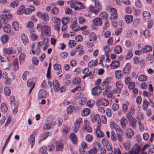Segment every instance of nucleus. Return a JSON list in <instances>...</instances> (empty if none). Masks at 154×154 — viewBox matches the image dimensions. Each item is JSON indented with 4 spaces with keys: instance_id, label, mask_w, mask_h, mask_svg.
Returning a JSON list of instances; mask_svg holds the SVG:
<instances>
[{
    "instance_id": "obj_1",
    "label": "nucleus",
    "mask_w": 154,
    "mask_h": 154,
    "mask_svg": "<svg viewBox=\"0 0 154 154\" xmlns=\"http://www.w3.org/2000/svg\"><path fill=\"white\" fill-rule=\"evenodd\" d=\"M0 17V22L3 23H6L9 20L11 19L12 18V15L8 11H4L3 14Z\"/></svg>"
},
{
    "instance_id": "obj_2",
    "label": "nucleus",
    "mask_w": 154,
    "mask_h": 154,
    "mask_svg": "<svg viewBox=\"0 0 154 154\" xmlns=\"http://www.w3.org/2000/svg\"><path fill=\"white\" fill-rule=\"evenodd\" d=\"M52 20L54 23V29L57 31H59L60 23V19L57 17H54L52 18Z\"/></svg>"
},
{
    "instance_id": "obj_3",
    "label": "nucleus",
    "mask_w": 154,
    "mask_h": 154,
    "mask_svg": "<svg viewBox=\"0 0 154 154\" xmlns=\"http://www.w3.org/2000/svg\"><path fill=\"white\" fill-rule=\"evenodd\" d=\"M42 34H45L47 36H50L51 35V28L47 25H44L42 26L41 30Z\"/></svg>"
},
{
    "instance_id": "obj_4",
    "label": "nucleus",
    "mask_w": 154,
    "mask_h": 154,
    "mask_svg": "<svg viewBox=\"0 0 154 154\" xmlns=\"http://www.w3.org/2000/svg\"><path fill=\"white\" fill-rule=\"evenodd\" d=\"M37 131H33L32 133L30 135L28 141L29 143L31 145V148H32L35 144V136L37 134Z\"/></svg>"
},
{
    "instance_id": "obj_5",
    "label": "nucleus",
    "mask_w": 154,
    "mask_h": 154,
    "mask_svg": "<svg viewBox=\"0 0 154 154\" xmlns=\"http://www.w3.org/2000/svg\"><path fill=\"white\" fill-rule=\"evenodd\" d=\"M100 86H97L93 88L92 90L91 94L94 96H98L101 92L103 90Z\"/></svg>"
},
{
    "instance_id": "obj_6",
    "label": "nucleus",
    "mask_w": 154,
    "mask_h": 154,
    "mask_svg": "<svg viewBox=\"0 0 154 154\" xmlns=\"http://www.w3.org/2000/svg\"><path fill=\"white\" fill-rule=\"evenodd\" d=\"M51 135V133L50 132L48 131L43 132L39 136V139L38 140V142L40 143L41 142L44 140L48 137L50 136Z\"/></svg>"
},
{
    "instance_id": "obj_7",
    "label": "nucleus",
    "mask_w": 154,
    "mask_h": 154,
    "mask_svg": "<svg viewBox=\"0 0 154 154\" xmlns=\"http://www.w3.org/2000/svg\"><path fill=\"white\" fill-rule=\"evenodd\" d=\"M56 124V122L54 121H52L49 122L48 121V122H46L45 124L43 126V129L44 130H48L51 128L53 126Z\"/></svg>"
},
{
    "instance_id": "obj_8",
    "label": "nucleus",
    "mask_w": 154,
    "mask_h": 154,
    "mask_svg": "<svg viewBox=\"0 0 154 154\" xmlns=\"http://www.w3.org/2000/svg\"><path fill=\"white\" fill-rule=\"evenodd\" d=\"M110 126L111 128L114 129L116 131H118L119 132L122 133L123 131L119 127V126L113 121H111L110 123Z\"/></svg>"
},
{
    "instance_id": "obj_9",
    "label": "nucleus",
    "mask_w": 154,
    "mask_h": 154,
    "mask_svg": "<svg viewBox=\"0 0 154 154\" xmlns=\"http://www.w3.org/2000/svg\"><path fill=\"white\" fill-rule=\"evenodd\" d=\"M111 80V78L110 77H108L105 79L103 82L101 86H100L101 88L103 90L105 88H106L109 85Z\"/></svg>"
},
{
    "instance_id": "obj_10",
    "label": "nucleus",
    "mask_w": 154,
    "mask_h": 154,
    "mask_svg": "<svg viewBox=\"0 0 154 154\" xmlns=\"http://www.w3.org/2000/svg\"><path fill=\"white\" fill-rule=\"evenodd\" d=\"M97 105H103L104 106H107L109 104L108 100L106 99H100L97 101Z\"/></svg>"
},
{
    "instance_id": "obj_11",
    "label": "nucleus",
    "mask_w": 154,
    "mask_h": 154,
    "mask_svg": "<svg viewBox=\"0 0 154 154\" xmlns=\"http://www.w3.org/2000/svg\"><path fill=\"white\" fill-rule=\"evenodd\" d=\"M134 132L131 128L127 129L126 130V136L127 138L130 139L134 135Z\"/></svg>"
},
{
    "instance_id": "obj_12",
    "label": "nucleus",
    "mask_w": 154,
    "mask_h": 154,
    "mask_svg": "<svg viewBox=\"0 0 154 154\" xmlns=\"http://www.w3.org/2000/svg\"><path fill=\"white\" fill-rule=\"evenodd\" d=\"M53 85L55 92H58L60 90V85L58 81L54 80L53 81Z\"/></svg>"
},
{
    "instance_id": "obj_13",
    "label": "nucleus",
    "mask_w": 154,
    "mask_h": 154,
    "mask_svg": "<svg viewBox=\"0 0 154 154\" xmlns=\"http://www.w3.org/2000/svg\"><path fill=\"white\" fill-rule=\"evenodd\" d=\"M120 123L122 128L125 129L126 128V124L128 123L127 120L125 117H122L120 120Z\"/></svg>"
},
{
    "instance_id": "obj_14",
    "label": "nucleus",
    "mask_w": 154,
    "mask_h": 154,
    "mask_svg": "<svg viewBox=\"0 0 154 154\" xmlns=\"http://www.w3.org/2000/svg\"><path fill=\"white\" fill-rule=\"evenodd\" d=\"M47 96V92L44 90H41L38 92V97L39 99L45 98Z\"/></svg>"
},
{
    "instance_id": "obj_15",
    "label": "nucleus",
    "mask_w": 154,
    "mask_h": 154,
    "mask_svg": "<svg viewBox=\"0 0 154 154\" xmlns=\"http://www.w3.org/2000/svg\"><path fill=\"white\" fill-rule=\"evenodd\" d=\"M63 148L64 145L63 143L60 142H57V143L56 147V151H61L63 150Z\"/></svg>"
},
{
    "instance_id": "obj_16",
    "label": "nucleus",
    "mask_w": 154,
    "mask_h": 154,
    "mask_svg": "<svg viewBox=\"0 0 154 154\" xmlns=\"http://www.w3.org/2000/svg\"><path fill=\"white\" fill-rule=\"evenodd\" d=\"M131 69V65L129 63L127 64L125 67L124 68L123 70L124 74H128L130 72Z\"/></svg>"
},
{
    "instance_id": "obj_17",
    "label": "nucleus",
    "mask_w": 154,
    "mask_h": 154,
    "mask_svg": "<svg viewBox=\"0 0 154 154\" xmlns=\"http://www.w3.org/2000/svg\"><path fill=\"white\" fill-rule=\"evenodd\" d=\"M82 72L83 74L85 75L89 74V78L90 79H92L94 77V75L91 74V72L89 71V69L88 68L86 67L84 69L82 70Z\"/></svg>"
},
{
    "instance_id": "obj_18",
    "label": "nucleus",
    "mask_w": 154,
    "mask_h": 154,
    "mask_svg": "<svg viewBox=\"0 0 154 154\" xmlns=\"http://www.w3.org/2000/svg\"><path fill=\"white\" fill-rule=\"evenodd\" d=\"M93 21L94 24L97 26H101L102 24V21L101 19L98 17L94 19Z\"/></svg>"
},
{
    "instance_id": "obj_19",
    "label": "nucleus",
    "mask_w": 154,
    "mask_h": 154,
    "mask_svg": "<svg viewBox=\"0 0 154 154\" xmlns=\"http://www.w3.org/2000/svg\"><path fill=\"white\" fill-rule=\"evenodd\" d=\"M49 42V39L47 38H43L42 41L41 42H39L38 43V47H42V46L43 45H45L48 43Z\"/></svg>"
},
{
    "instance_id": "obj_20",
    "label": "nucleus",
    "mask_w": 154,
    "mask_h": 154,
    "mask_svg": "<svg viewBox=\"0 0 154 154\" xmlns=\"http://www.w3.org/2000/svg\"><path fill=\"white\" fill-rule=\"evenodd\" d=\"M18 63V59L17 58L14 59L13 60V66L12 67V68L14 70L16 71L19 69Z\"/></svg>"
},
{
    "instance_id": "obj_21",
    "label": "nucleus",
    "mask_w": 154,
    "mask_h": 154,
    "mask_svg": "<svg viewBox=\"0 0 154 154\" xmlns=\"http://www.w3.org/2000/svg\"><path fill=\"white\" fill-rule=\"evenodd\" d=\"M130 121V126L133 129H136L137 126L136 122L137 120L135 118H133Z\"/></svg>"
},
{
    "instance_id": "obj_22",
    "label": "nucleus",
    "mask_w": 154,
    "mask_h": 154,
    "mask_svg": "<svg viewBox=\"0 0 154 154\" xmlns=\"http://www.w3.org/2000/svg\"><path fill=\"white\" fill-rule=\"evenodd\" d=\"M116 78L117 79H120L123 76V73L121 70H116L115 72Z\"/></svg>"
},
{
    "instance_id": "obj_23",
    "label": "nucleus",
    "mask_w": 154,
    "mask_h": 154,
    "mask_svg": "<svg viewBox=\"0 0 154 154\" xmlns=\"http://www.w3.org/2000/svg\"><path fill=\"white\" fill-rule=\"evenodd\" d=\"M95 8L94 5H91L89 7V8L91 11L92 12L95 14H97L99 11L100 9H95Z\"/></svg>"
},
{
    "instance_id": "obj_24",
    "label": "nucleus",
    "mask_w": 154,
    "mask_h": 154,
    "mask_svg": "<svg viewBox=\"0 0 154 154\" xmlns=\"http://www.w3.org/2000/svg\"><path fill=\"white\" fill-rule=\"evenodd\" d=\"M3 51L5 54H10L13 53L14 49L11 47L9 48H3Z\"/></svg>"
},
{
    "instance_id": "obj_25",
    "label": "nucleus",
    "mask_w": 154,
    "mask_h": 154,
    "mask_svg": "<svg viewBox=\"0 0 154 154\" xmlns=\"http://www.w3.org/2000/svg\"><path fill=\"white\" fill-rule=\"evenodd\" d=\"M98 63V60L96 59L95 60H92L90 61L88 63V67L92 68L94 66L97 65Z\"/></svg>"
},
{
    "instance_id": "obj_26",
    "label": "nucleus",
    "mask_w": 154,
    "mask_h": 154,
    "mask_svg": "<svg viewBox=\"0 0 154 154\" xmlns=\"http://www.w3.org/2000/svg\"><path fill=\"white\" fill-rule=\"evenodd\" d=\"M3 30L6 33H9L11 31V26L9 24H6L3 28Z\"/></svg>"
},
{
    "instance_id": "obj_27",
    "label": "nucleus",
    "mask_w": 154,
    "mask_h": 154,
    "mask_svg": "<svg viewBox=\"0 0 154 154\" xmlns=\"http://www.w3.org/2000/svg\"><path fill=\"white\" fill-rule=\"evenodd\" d=\"M125 20L127 23H129L132 22L133 20V17L132 15H127L125 16Z\"/></svg>"
},
{
    "instance_id": "obj_28",
    "label": "nucleus",
    "mask_w": 154,
    "mask_h": 154,
    "mask_svg": "<svg viewBox=\"0 0 154 154\" xmlns=\"http://www.w3.org/2000/svg\"><path fill=\"white\" fill-rule=\"evenodd\" d=\"M110 65L112 68H116L119 66V62L118 61H114L111 63Z\"/></svg>"
},
{
    "instance_id": "obj_29",
    "label": "nucleus",
    "mask_w": 154,
    "mask_h": 154,
    "mask_svg": "<svg viewBox=\"0 0 154 154\" xmlns=\"http://www.w3.org/2000/svg\"><path fill=\"white\" fill-rule=\"evenodd\" d=\"M8 107L4 103H2L1 104V109L2 112L5 113L8 110Z\"/></svg>"
},
{
    "instance_id": "obj_30",
    "label": "nucleus",
    "mask_w": 154,
    "mask_h": 154,
    "mask_svg": "<svg viewBox=\"0 0 154 154\" xmlns=\"http://www.w3.org/2000/svg\"><path fill=\"white\" fill-rule=\"evenodd\" d=\"M91 113V111L89 109L85 108L82 111L81 115L82 116H88Z\"/></svg>"
},
{
    "instance_id": "obj_31",
    "label": "nucleus",
    "mask_w": 154,
    "mask_h": 154,
    "mask_svg": "<svg viewBox=\"0 0 154 154\" xmlns=\"http://www.w3.org/2000/svg\"><path fill=\"white\" fill-rule=\"evenodd\" d=\"M116 86L117 87L118 92L120 93L121 91V89L122 87L121 82L120 81H117L116 82Z\"/></svg>"
},
{
    "instance_id": "obj_32",
    "label": "nucleus",
    "mask_w": 154,
    "mask_h": 154,
    "mask_svg": "<svg viewBox=\"0 0 154 154\" xmlns=\"http://www.w3.org/2000/svg\"><path fill=\"white\" fill-rule=\"evenodd\" d=\"M114 51L115 53L119 54L122 51V48L120 45H118L115 47Z\"/></svg>"
},
{
    "instance_id": "obj_33",
    "label": "nucleus",
    "mask_w": 154,
    "mask_h": 154,
    "mask_svg": "<svg viewBox=\"0 0 154 154\" xmlns=\"http://www.w3.org/2000/svg\"><path fill=\"white\" fill-rule=\"evenodd\" d=\"M9 37L7 35H4L1 37V40L3 43H5L8 42Z\"/></svg>"
},
{
    "instance_id": "obj_34",
    "label": "nucleus",
    "mask_w": 154,
    "mask_h": 154,
    "mask_svg": "<svg viewBox=\"0 0 154 154\" xmlns=\"http://www.w3.org/2000/svg\"><path fill=\"white\" fill-rule=\"evenodd\" d=\"M12 27L15 31H18L20 28L18 22L17 21L14 22L12 23Z\"/></svg>"
},
{
    "instance_id": "obj_35",
    "label": "nucleus",
    "mask_w": 154,
    "mask_h": 154,
    "mask_svg": "<svg viewBox=\"0 0 154 154\" xmlns=\"http://www.w3.org/2000/svg\"><path fill=\"white\" fill-rule=\"evenodd\" d=\"M21 38L23 43L25 45L28 42V39L27 36L24 33H22L21 35Z\"/></svg>"
},
{
    "instance_id": "obj_36",
    "label": "nucleus",
    "mask_w": 154,
    "mask_h": 154,
    "mask_svg": "<svg viewBox=\"0 0 154 154\" xmlns=\"http://www.w3.org/2000/svg\"><path fill=\"white\" fill-rule=\"evenodd\" d=\"M149 104V103L148 101L144 100L142 105V108L144 110H146Z\"/></svg>"
},
{
    "instance_id": "obj_37",
    "label": "nucleus",
    "mask_w": 154,
    "mask_h": 154,
    "mask_svg": "<svg viewBox=\"0 0 154 154\" xmlns=\"http://www.w3.org/2000/svg\"><path fill=\"white\" fill-rule=\"evenodd\" d=\"M70 138L72 142L75 144L77 141V139L75 134L73 133H71L70 135Z\"/></svg>"
},
{
    "instance_id": "obj_38",
    "label": "nucleus",
    "mask_w": 154,
    "mask_h": 154,
    "mask_svg": "<svg viewBox=\"0 0 154 154\" xmlns=\"http://www.w3.org/2000/svg\"><path fill=\"white\" fill-rule=\"evenodd\" d=\"M143 18L145 20L149 19L151 17V14L150 13L147 11H144L143 14Z\"/></svg>"
},
{
    "instance_id": "obj_39",
    "label": "nucleus",
    "mask_w": 154,
    "mask_h": 154,
    "mask_svg": "<svg viewBox=\"0 0 154 154\" xmlns=\"http://www.w3.org/2000/svg\"><path fill=\"white\" fill-rule=\"evenodd\" d=\"M97 150V149L95 147H93L88 151V154H96Z\"/></svg>"
},
{
    "instance_id": "obj_40",
    "label": "nucleus",
    "mask_w": 154,
    "mask_h": 154,
    "mask_svg": "<svg viewBox=\"0 0 154 154\" xmlns=\"http://www.w3.org/2000/svg\"><path fill=\"white\" fill-rule=\"evenodd\" d=\"M81 82V79L80 78L78 77H76L72 80V83L74 85H77L80 84Z\"/></svg>"
},
{
    "instance_id": "obj_41",
    "label": "nucleus",
    "mask_w": 154,
    "mask_h": 154,
    "mask_svg": "<svg viewBox=\"0 0 154 154\" xmlns=\"http://www.w3.org/2000/svg\"><path fill=\"white\" fill-rule=\"evenodd\" d=\"M96 134L97 137L99 138H101L104 136V134L100 130L96 129Z\"/></svg>"
},
{
    "instance_id": "obj_42",
    "label": "nucleus",
    "mask_w": 154,
    "mask_h": 154,
    "mask_svg": "<svg viewBox=\"0 0 154 154\" xmlns=\"http://www.w3.org/2000/svg\"><path fill=\"white\" fill-rule=\"evenodd\" d=\"M118 91L116 90H113L111 92L108 93L107 95V97L108 98H111L114 94H117Z\"/></svg>"
},
{
    "instance_id": "obj_43",
    "label": "nucleus",
    "mask_w": 154,
    "mask_h": 154,
    "mask_svg": "<svg viewBox=\"0 0 154 154\" xmlns=\"http://www.w3.org/2000/svg\"><path fill=\"white\" fill-rule=\"evenodd\" d=\"M25 10V7L22 5L20 7L17 11V14L18 15H21L22 14L23 12H24Z\"/></svg>"
},
{
    "instance_id": "obj_44",
    "label": "nucleus",
    "mask_w": 154,
    "mask_h": 154,
    "mask_svg": "<svg viewBox=\"0 0 154 154\" xmlns=\"http://www.w3.org/2000/svg\"><path fill=\"white\" fill-rule=\"evenodd\" d=\"M95 103V102L93 100H89L87 102V105L89 107L91 108L93 106Z\"/></svg>"
},
{
    "instance_id": "obj_45",
    "label": "nucleus",
    "mask_w": 154,
    "mask_h": 154,
    "mask_svg": "<svg viewBox=\"0 0 154 154\" xmlns=\"http://www.w3.org/2000/svg\"><path fill=\"white\" fill-rule=\"evenodd\" d=\"M90 41H94L97 39V36L96 34L94 32L91 33L90 35Z\"/></svg>"
},
{
    "instance_id": "obj_46",
    "label": "nucleus",
    "mask_w": 154,
    "mask_h": 154,
    "mask_svg": "<svg viewBox=\"0 0 154 154\" xmlns=\"http://www.w3.org/2000/svg\"><path fill=\"white\" fill-rule=\"evenodd\" d=\"M82 119L81 118H79L75 121L74 125L76 126V128H79L80 125L82 122Z\"/></svg>"
},
{
    "instance_id": "obj_47",
    "label": "nucleus",
    "mask_w": 154,
    "mask_h": 154,
    "mask_svg": "<svg viewBox=\"0 0 154 154\" xmlns=\"http://www.w3.org/2000/svg\"><path fill=\"white\" fill-rule=\"evenodd\" d=\"M123 146L127 150H129L131 147V143L129 141H127L123 144Z\"/></svg>"
},
{
    "instance_id": "obj_48",
    "label": "nucleus",
    "mask_w": 154,
    "mask_h": 154,
    "mask_svg": "<svg viewBox=\"0 0 154 154\" xmlns=\"http://www.w3.org/2000/svg\"><path fill=\"white\" fill-rule=\"evenodd\" d=\"M69 18L68 17H63L62 19V22L63 25H66L69 21Z\"/></svg>"
},
{
    "instance_id": "obj_49",
    "label": "nucleus",
    "mask_w": 154,
    "mask_h": 154,
    "mask_svg": "<svg viewBox=\"0 0 154 154\" xmlns=\"http://www.w3.org/2000/svg\"><path fill=\"white\" fill-rule=\"evenodd\" d=\"M27 86L29 87H32L34 85V87L35 84L34 83L33 80L32 79H29L27 80Z\"/></svg>"
},
{
    "instance_id": "obj_50",
    "label": "nucleus",
    "mask_w": 154,
    "mask_h": 154,
    "mask_svg": "<svg viewBox=\"0 0 154 154\" xmlns=\"http://www.w3.org/2000/svg\"><path fill=\"white\" fill-rule=\"evenodd\" d=\"M26 55L24 53H21L19 57L20 63V64L22 63L24 61V58Z\"/></svg>"
},
{
    "instance_id": "obj_51",
    "label": "nucleus",
    "mask_w": 154,
    "mask_h": 154,
    "mask_svg": "<svg viewBox=\"0 0 154 154\" xmlns=\"http://www.w3.org/2000/svg\"><path fill=\"white\" fill-rule=\"evenodd\" d=\"M138 79L139 81L142 82L146 81L147 79V78L146 75H140L138 77Z\"/></svg>"
},
{
    "instance_id": "obj_52",
    "label": "nucleus",
    "mask_w": 154,
    "mask_h": 154,
    "mask_svg": "<svg viewBox=\"0 0 154 154\" xmlns=\"http://www.w3.org/2000/svg\"><path fill=\"white\" fill-rule=\"evenodd\" d=\"M152 50V49L150 46H146L143 49V53H146L147 52L151 51Z\"/></svg>"
},
{
    "instance_id": "obj_53",
    "label": "nucleus",
    "mask_w": 154,
    "mask_h": 154,
    "mask_svg": "<svg viewBox=\"0 0 154 154\" xmlns=\"http://www.w3.org/2000/svg\"><path fill=\"white\" fill-rule=\"evenodd\" d=\"M111 139L112 140L114 141H116L117 140V138L116 136L115 133L114 131H112L111 132Z\"/></svg>"
},
{
    "instance_id": "obj_54",
    "label": "nucleus",
    "mask_w": 154,
    "mask_h": 154,
    "mask_svg": "<svg viewBox=\"0 0 154 154\" xmlns=\"http://www.w3.org/2000/svg\"><path fill=\"white\" fill-rule=\"evenodd\" d=\"M99 16L100 17L105 20L108 17V14L106 12H103L100 13L99 14Z\"/></svg>"
},
{
    "instance_id": "obj_55",
    "label": "nucleus",
    "mask_w": 154,
    "mask_h": 154,
    "mask_svg": "<svg viewBox=\"0 0 154 154\" xmlns=\"http://www.w3.org/2000/svg\"><path fill=\"white\" fill-rule=\"evenodd\" d=\"M4 92L5 94L7 96H9L11 94V90L8 87H5L4 88Z\"/></svg>"
},
{
    "instance_id": "obj_56",
    "label": "nucleus",
    "mask_w": 154,
    "mask_h": 154,
    "mask_svg": "<svg viewBox=\"0 0 154 154\" xmlns=\"http://www.w3.org/2000/svg\"><path fill=\"white\" fill-rule=\"evenodd\" d=\"M133 55V54L131 51L129 50L127 52V54L126 56L125 59L126 60H128L131 58Z\"/></svg>"
},
{
    "instance_id": "obj_57",
    "label": "nucleus",
    "mask_w": 154,
    "mask_h": 154,
    "mask_svg": "<svg viewBox=\"0 0 154 154\" xmlns=\"http://www.w3.org/2000/svg\"><path fill=\"white\" fill-rule=\"evenodd\" d=\"M41 18L45 21H48L49 19V17L48 14L45 13L43 14Z\"/></svg>"
},
{
    "instance_id": "obj_58",
    "label": "nucleus",
    "mask_w": 154,
    "mask_h": 154,
    "mask_svg": "<svg viewBox=\"0 0 154 154\" xmlns=\"http://www.w3.org/2000/svg\"><path fill=\"white\" fill-rule=\"evenodd\" d=\"M51 12L54 14H57L59 12V9L57 7H54L52 9Z\"/></svg>"
},
{
    "instance_id": "obj_59",
    "label": "nucleus",
    "mask_w": 154,
    "mask_h": 154,
    "mask_svg": "<svg viewBox=\"0 0 154 154\" xmlns=\"http://www.w3.org/2000/svg\"><path fill=\"white\" fill-rule=\"evenodd\" d=\"M85 138L87 141L89 142H91L93 139V136L90 134L87 135L85 137Z\"/></svg>"
},
{
    "instance_id": "obj_60",
    "label": "nucleus",
    "mask_w": 154,
    "mask_h": 154,
    "mask_svg": "<svg viewBox=\"0 0 154 154\" xmlns=\"http://www.w3.org/2000/svg\"><path fill=\"white\" fill-rule=\"evenodd\" d=\"M93 119L95 121L97 122L98 123H99L100 122V117L98 114H96L94 116Z\"/></svg>"
},
{
    "instance_id": "obj_61",
    "label": "nucleus",
    "mask_w": 154,
    "mask_h": 154,
    "mask_svg": "<svg viewBox=\"0 0 154 154\" xmlns=\"http://www.w3.org/2000/svg\"><path fill=\"white\" fill-rule=\"evenodd\" d=\"M72 29L75 31H77L79 30V27L75 24H73L71 25Z\"/></svg>"
},
{
    "instance_id": "obj_62",
    "label": "nucleus",
    "mask_w": 154,
    "mask_h": 154,
    "mask_svg": "<svg viewBox=\"0 0 154 154\" xmlns=\"http://www.w3.org/2000/svg\"><path fill=\"white\" fill-rule=\"evenodd\" d=\"M54 69L55 70H58L61 69V66L58 64H55L53 65Z\"/></svg>"
},
{
    "instance_id": "obj_63",
    "label": "nucleus",
    "mask_w": 154,
    "mask_h": 154,
    "mask_svg": "<svg viewBox=\"0 0 154 154\" xmlns=\"http://www.w3.org/2000/svg\"><path fill=\"white\" fill-rule=\"evenodd\" d=\"M141 147L140 146H138L133 149L132 150L135 154H138L140 149Z\"/></svg>"
},
{
    "instance_id": "obj_64",
    "label": "nucleus",
    "mask_w": 154,
    "mask_h": 154,
    "mask_svg": "<svg viewBox=\"0 0 154 154\" xmlns=\"http://www.w3.org/2000/svg\"><path fill=\"white\" fill-rule=\"evenodd\" d=\"M46 148L44 147H42L39 149V151L42 154H48Z\"/></svg>"
}]
</instances>
